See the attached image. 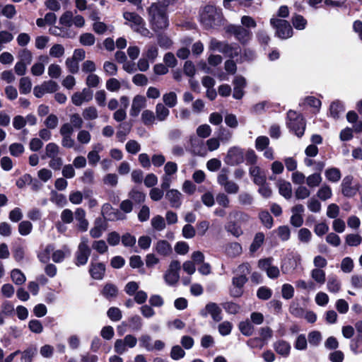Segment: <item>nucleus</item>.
Instances as JSON below:
<instances>
[{
	"label": "nucleus",
	"instance_id": "nucleus-1",
	"mask_svg": "<svg viewBox=\"0 0 362 362\" xmlns=\"http://www.w3.org/2000/svg\"><path fill=\"white\" fill-rule=\"evenodd\" d=\"M148 12L151 27L153 31L158 32L168 27L167 6L159 3H153L148 8Z\"/></svg>",
	"mask_w": 362,
	"mask_h": 362
},
{
	"label": "nucleus",
	"instance_id": "nucleus-2",
	"mask_svg": "<svg viewBox=\"0 0 362 362\" xmlns=\"http://www.w3.org/2000/svg\"><path fill=\"white\" fill-rule=\"evenodd\" d=\"M222 9L207 4L200 11V22L206 29L214 28L223 24Z\"/></svg>",
	"mask_w": 362,
	"mask_h": 362
},
{
	"label": "nucleus",
	"instance_id": "nucleus-3",
	"mask_svg": "<svg viewBox=\"0 0 362 362\" xmlns=\"http://www.w3.org/2000/svg\"><path fill=\"white\" fill-rule=\"evenodd\" d=\"M286 126L291 132L298 138H301L305 133L306 121L301 113L290 110L287 112Z\"/></svg>",
	"mask_w": 362,
	"mask_h": 362
},
{
	"label": "nucleus",
	"instance_id": "nucleus-4",
	"mask_svg": "<svg viewBox=\"0 0 362 362\" xmlns=\"http://www.w3.org/2000/svg\"><path fill=\"white\" fill-rule=\"evenodd\" d=\"M271 25L276 29V35L281 39H287L292 37L293 30L286 20L271 18Z\"/></svg>",
	"mask_w": 362,
	"mask_h": 362
},
{
	"label": "nucleus",
	"instance_id": "nucleus-5",
	"mask_svg": "<svg viewBox=\"0 0 362 362\" xmlns=\"http://www.w3.org/2000/svg\"><path fill=\"white\" fill-rule=\"evenodd\" d=\"M226 32L233 35L243 45H247L252 37V33L242 25H230L227 27Z\"/></svg>",
	"mask_w": 362,
	"mask_h": 362
},
{
	"label": "nucleus",
	"instance_id": "nucleus-6",
	"mask_svg": "<svg viewBox=\"0 0 362 362\" xmlns=\"http://www.w3.org/2000/svg\"><path fill=\"white\" fill-rule=\"evenodd\" d=\"M244 161V151L238 146L230 147L224 158V162L228 165H237Z\"/></svg>",
	"mask_w": 362,
	"mask_h": 362
},
{
	"label": "nucleus",
	"instance_id": "nucleus-7",
	"mask_svg": "<svg viewBox=\"0 0 362 362\" xmlns=\"http://www.w3.org/2000/svg\"><path fill=\"white\" fill-rule=\"evenodd\" d=\"M216 47L219 49V51L223 53L226 56L230 59H233L238 57L241 53V48L238 44H228L222 43L220 42H216Z\"/></svg>",
	"mask_w": 362,
	"mask_h": 362
},
{
	"label": "nucleus",
	"instance_id": "nucleus-8",
	"mask_svg": "<svg viewBox=\"0 0 362 362\" xmlns=\"http://www.w3.org/2000/svg\"><path fill=\"white\" fill-rule=\"evenodd\" d=\"M354 177L352 175H346L344 177L341 184V193L346 197H353L359 190V186H352Z\"/></svg>",
	"mask_w": 362,
	"mask_h": 362
},
{
	"label": "nucleus",
	"instance_id": "nucleus-9",
	"mask_svg": "<svg viewBox=\"0 0 362 362\" xmlns=\"http://www.w3.org/2000/svg\"><path fill=\"white\" fill-rule=\"evenodd\" d=\"M106 272V266L103 262H90L88 272L92 279L101 280L104 278Z\"/></svg>",
	"mask_w": 362,
	"mask_h": 362
},
{
	"label": "nucleus",
	"instance_id": "nucleus-10",
	"mask_svg": "<svg viewBox=\"0 0 362 362\" xmlns=\"http://www.w3.org/2000/svg\"><path fill=\"white\" fill-rule=\"evenodd\" d=\"M221 313L222 310L220 307L213 302L207 303L205 306V310H202L201 311L202 316L206 317L209 314L215 322H220L222 320Z\"/></svg>",
	"mask_w": 362,
	"mask_h": 362
},
{
	"label": "nucleus",
	"instance_id": "nucleus-11",
	"mask_svg": "<svg viewBox=\"0 0 362 362\" xmlns=\"http://www.w3.org/2000/svg\"><path fill=\"white\" fill-rule=\"evenodd\" d=\"M91 253V249L83 247H78L75 253L74 263L77 267H81L86 264L88 258Z\"/></svg>",
	"mask_w": 362,
	"mask_h": 362
},
{
	"label": "nucleus",
	"instance_id": "nucleus-12",
	"mask_svg": "<svg viewBox=\"0 0 362 362\" xmlns=\"http://www.w3.org/2000/svg\"><path fill=\"white\" fill-rule=\"evenodd\" d=\"M146 103V98L141 95H136L132 102V107L130 110V115L132 117H137L141 112V110L144 107Z\"/></svg>",
	"mask_w": 362,
	"mask_h": 362
},
{
	"label": "nucleus",
	"instance_id": "nucleus-13",
	"mask_svg": "<svg viewBox=\"0 0 362 362\" xmlns=\"http://www.w3.org/2000/svg\"><path fill=\"white\" fill-rule=\"evenodd\" d=\"M273 346L274 349L278 354L284 357H287L289 356L291 351V345L288 341L283 339L279 340L274 344Z\"/></svg>",
	"mask_w": 362,
	"mask_h": 362
},
{
	"label": "nucleus",
	"instance_id": "nucleus-14",
	"mask_svg": "<svg viewBox=\"0 0 362 362\" xmlns=\"http://www.w3.org/2000/svg\"><path fill=\"white\" fill-rule=\"evenodd\" d=\"M166 199L170 202L172 207L179 208L181 206V193L177 189H169L165 194Z\"/></svg>",
	"mask_w": 362,
	"mask_h": 362
},
{
	"label": "nucleus",
	"instance_id": "nucleus-15",
	"mask_svg": "<svg viewBox=\"0 0 362 362\" xmlns=\"http://www.w3.org/2000/svg\"><path fill=\"white\" fill-rule=\"evenodd\" d=\"M155 250L160 255L166 257L172 253V247L167 240H160L157 242Z\"/></svg>",
	"mask_w": 362,
	"mask_h": 362
},
{
	"label": "nucleus",
	"instance_id": "nucleus-16",
	"mask_svg": "<svg viewBox=\"0 0 362 362\" xmlns=\"http://www.w3.org/2000/svg\"><path fill=\"white\" fill-rule=\"evenodd\" d=\"M225 229L228 233H231L236 238H238L243 234L240 224L234 220L228 221L225 225Z\"/></svg>",
	"mask_w": 362,
	"mask_h": 362
},
{
	"label": "nucleus",
	"instance_id": "nucleus-17",
	"mask_svg": "<svg viewBox=\"0 0 362 362\" xmlns=\"http://www.w3.org/2000/svg\"><path fill=\"white\" fill-rule=\"evenodd\" d=\"M101 294L107 300H111L112 298H115L118 295V288L117 287L112 284L107 283L104 285L103 290L101 291Z\"/></svg>",
	"mask_w": 362,
	"mask_h": 362
},
{
	"label": "nucleus",
	"instance_id": "nucleus-18",
	"mask_svg": "<svg viewBox=\"0 0 362 362\" xmlns=\"http://www.w3.org/2000/svg\"><path fill=\"white\" fill-rule=\"evenodd\" d=\"M321 105V100L314 96H307L304 98V102L300 103V106L306 105L313 107V112L315 114L320 112Z\"/></svg>",
	"mask_w": 362,
	"mask_h": 362
},
{
	"label": "nucleus",
	"instance_id": "nucleus-19",
	"mask_svg": "<svg viewBox=\"0 0 362 362\" xmlns=\"http://www.w3.org/2000/svg\"><path fill=\"white\" fill-rule=\"evenodd\" d=\"M344 111V105L339 100L333 101L329 106L330 116L335 119H339L340 112H343Z\"/></svg>",
	"mask_w": 362,
	"mask_h": 362
},
{
	"label": "nucleus",
	"instance_id": "nucleus-20",
	"mask_svg": "<svg viewBox=\"0 0 362 362\" xmlns=\"http://www.w3.org/2000/svg\"><path fill=\"white\" fill-rule=\"evenodd\" d=\"M86 92V88H84L82 93L76 92L74 93L71 97L72 103L76 106H80L83 101H89L90 100H91L93 95L92 92L87 91V93H88V98H86V96L83 95V94H85Z\"/></svg>",
	"mask_w": 362,
	"mask_h": 362
},
{
	"label": "nucleus",
	"instance_id": "nucleus-21",
	"mask_svg": "<svg viewBox=\"0 0 362 362\" xmlns=\"http://www.w3.org/2000/svg\"><path fill=\"white\" fill-rule=\"evenodd\" d=\"M132 124L130 122H123L119 124V129L117 132V137L120 142H123L126 139L127 135L130 132Z\"/></svg>",
	"mask_w": 362,
	"mask_h": 362
},
{
	"label": "nucleus",
	"instance_id": "nucleus-22",
	"mask_svg": "<svg viewBox=\"0 0 362 362\" xmlns=\"http://www.w3.org/2000/svg\"><path fill=\"white\" fill-rule=\"evenodd\" d=\"M293 27L297 30H303L307 25V20L302 16L295 13L291 18Z\"/></svg>",
	"mask_w": 362,
	"mask_h": 362
},
{
	"label": "nucleus",
	"instance_id": "nucleus-23",
	"mask_svg": "<svg viewBox=\"0 0 362 362\" xmlns=\"http://www.w3.org/2000/svg\"><path fill=\"white\" fill-rule=\"evenodd\" d=\"M326 178L332 182H338L341 177V171L337 168H330L325 171Z\"/></svg>",
	"mask_w": 362,
	"mask_h": 362
},
{
	"label": "nucleus",
	"instance_id": "nucleus-24",
	"mask_svg": "<svg viewBox=\"0 0 362 362\" xmlns=\"http://www.w3.org/2000/svg\"><path fill=\"white\" fill-rule=\"evenodd\" d=\"M264 240V234L262 232L256 233L252 244L250 246V251L251 252H256L263 244Z\"/></svg>",
	"mask_w": 362,
	"mask_h": 362
},
{
	"label": "nucleus",
	"instance_id": "nucleus-25",
	"mask_svg": "<svg viewBox=\"0 0 362 362\" xmlns=\"http://www.w3.org/2000/svg\"><path fill=\"white\" fill-rule=\"evenodd\" d=\"M239 329L243 335L250 337L254 332V326L249 320L243 321L239 324Z\"/></svg>",
	"mask_w": 362,
	"mask_h": 362
},
{
	"label": "nucleus",
	"instance_id": "nucleus-26",
	"mask_svg": "<svg viewBox=\"0 0 362 362\" xmlns=\"http://www.w3.org/2000/svg\"><path fill=\"white\" fill-rule=\"evenodd\" d=\"M11 278L16 285H22L25 281V276L18 269H14L11 272Z\"/></svg>",
	"mask_w": 362,
	"mask_h": 362
},
{
	"label": "nucleus",
	"instance_id": "nucleus-27",
	"mask_svg": "<svg viewBox=\"0 0 362 362\" xmlns=\"http://www.w3.org/2000/svg\"><path fill=\"white\" fill-rule=\"evenodd\" d=\"M37 354V348L30 346L25 349L22 353L21 361L22 362H32L33 356Z\"/></svg>",
	"mask_w": 362,
	"mask_h": 362
},
{
	"label": "nucleus",
	"instance_id": "nucleus-28",
	"mask_svg": "<svg viewBox=\"0 0 362 362\" xmlns=\"http://www.w3.org/2000/svg\"><path fill=\"white\" fill-rule=\"evenodd\" d=\"M259 218L262 223L267 228H271L273 226L274 219L267 211H262L259 214Z\"/></svg>",
	"mask_w": 362,
	"mask_h": 362
},
{
	"label": "nucleus",
	"instance_id": "nucleus-29",
	"mask_svg": "<svg viewBox=\"0 0 362 362\" xmlns=\"http://www.w3.org/2000/svg\"><path fill=\"white\" fill-rule=\"evenodd\" d=\"M157 42L161 48L169 49L173 45L171 39L163 33H158L156 35Z\"/></svg>",
	"mask_w": 362,
	"mask_h": 362
},
{
	"label": "nucleus",
	"instance_id": "nucleus-30",
	"mask_svg": "<svg viewBox=\"0 0 362 362\" xmlns=\"http://www.w3.org/2000/svg\"><path fill=\"white\" fill-rule=\"evenodd\" d=\"M123 17L126 21L132 22L136 25H140L143 22V18L135 12L125 11Z\"/></svg>",
	"mask_w": 362,
	"mask_h": 362
},
{
	"label": "nucleus",
	"instance_id": "nucleus-31",
	"mask_svg": "<svg viewBox=\"0 0 362 362\" xmlns=\"http://www.w3.org/2000/svg\"><path fill=\"white\" fill-rule=\"evenodd\" d=\"M32 83L28 77H22L19 82V91L21 94H28L30 92Z\"/></svg>",
	"mask_w": 362,
	"mask_h": 362
},
{
	"label": "nucleus",
	"instance_id": "nucleus-32",
	"mask_svg": "<svg viewBox=\"0 0 362 362\" xmlns=\"http://www.w3.org/2000/svg\"><path fill=\"white\" fill-rule=\"evenodd\" d=\"M156 112L157 119L159 121H163L169 115L170 111L162 103H158L156 106Z\"/></svg>",
	"mask_w": 362,
	"mask_h": 362
},
{
	"label": "nucleus",
	"instance_id": "nucleus-33",
	"mask_svg": "<svg viewBox=\"0 0 362 362\" xmlns=\"http://www.w3.org/2000/svg\"><path fill=\"white\" fill-rule=\"evenodd\" d=\"M163 100L165 105L169 107H173L177 105V98L175 92L165 93L163 96Z\"/></svg>",
	"mask_w": 362,
	"mask_h": 362
},
{
	"label": "nucleus",
	"instance_id": "nucleus-34",
	"mask_svg": "<svg viewBox=\"0 0 362 362\" xmlns=\"http://www.w3.org/2000/svg\"><path fill=\"white\" fill-rule=\"evenodd\" d=\"M164 279L168 284L170 286L175 285L179 281V272H173L168 269L164 275Z\"/></svg>",
	"mask_w": 362,
	"mask_h": 362
},
{
	"label": "nucleus",
	"instance_id": "nucleus-35",
	"mask_svg": "<svg viewBox=\"0 0 362 362\" xmlns=\"http://www.w3.org/2000/svg\"><path fill=\"white\" fill-rule=\"evenodd\" d=\"M230 217L233 218L234 221H237L238 223H246L250 219V216L241 211H235L230 214Z\"/></svg>",
	"mask_w": 362,
	"mask_h": 362
},
{
	"label": "nucleus",
	"instance_id": "nucleus-36",
	"mask_svg": "<svg viewBox=\"0 0 362 362\" xmlns=\"http://www.w3.org/2000/svg\"><path fill=\"white\" fill-rule=\"evenodd\" d=\"M73 23V13L71 11H65L59 18V24L70 28Z\"/></svg>",
	"mask_w": 362,
	"mask_h": 362
},
{
	"label": "nucleus",
	"instance_id": "nucleus-37",
	"mask_svg": "<svg viewBox=\"0 0 362 362\" xmlns=\"http://www.w3.org/2000/svg\"><path fill=\"white\" fill-rule=\"evenodd\" d=\"M279 194L286 199H290L292 194L291 185L288 182H284L279 185Z\"/></svg>",
	"mask_w": 362,
	"mask_h": 362
},
{
	"label": "nucleus",
	"instance_id": "nucleus-38",
	"mask_svg": "<svg viewBox=\"0 0 362 362\" xmlns=\"http://www.w3.org/2000/svg\"><path fill=\"white\" fill-rule=\"evenodd\" d=\"M129 326L133 331H139L142 327V320L139 315H135L129 318Z\"/></svg>",
	"mask_w": 362,
	"mask_h": 362
},
{
	"label": "nucleus",
	"instance_id": "nucleus-39",
	"mask_svg": "<svg viewBox=\"0 0 362 362\" xmlns=\"http://www.w3.org/2000/svg\"><path fill=\"white\" fill-rule=\"evenodd\" d=\"M276 231L282 241H287L291 237V230L288 226H280Z\"/></svg>",
	"mask_w": 362,
	"mask_h": 362
},
{
	"label": "nucleus",
	"instance_id": "nucleus-40",
	"mask_svg": "<svg viewBox=\"0 0 362 362\" xmlns=\"http://www.w3.org/2000/svg\"><path fill=\"white\" fill-rule=\"evenodd\" d=\"M221 305L226 313L232 315H236L240 309V306L238 303L232 301L223 303Z\"/></svg>",
	"mask_w": 362,
	"mask_h": 362
},
{
	"label": "nucleus",
	"instance_id": "nucleus-41",
	"mask_svg": "<svg viewBox=\"0 0 362 362\" xmlns=\"http://www.w3.org/2000/svg\"><path fill=\"white\" fill-rule=\"evenodd\" d=\"M139 346L142 348L146 349L148 351H153V346L151 344V337L148 334H142L139 337Z\"/></svg>",
	"mask_w": 362,
	"mask_h": 362
},
{
	"label": "nucleus",
	"instance_id": "nucleus-42",
	"mask_svg": "<svg viewBox=\"0 0 362 362\" xmlns=\"http://www.w3.org/2000/svg\"><path fill=\"white\" fill-rule=\"evenodd\" d=\"M229 255L233 257L238 256L242 252V246L237 242L230 243L226 248Z\"/></svg>",
	"mask_w": 362,
	"mask_h": 362
},
{
	"label": "nucleus",
	"instance_id": "nucleus-43",
	"mask_svg": "<svg viewBox=\"0 0 362 362\" xmlns=\"http://www.w3.org/2000/svg\"><path fill=\"white\" fill-rule=\"evenodd\" d=\"M107 317L113 322L121 320L122 315L121 310L117 307H111L107 312Z\"/></svg>",
	"mask_w": 362,
	"mask_h": 362
},
{
	"label": "nucleus",
	"instance_id": "nucleus-44",
	"mask_svg": "<svg viewBox=\"0 0 362 362\" xmlns=\"http://www.w3.org/2000/svg\"><path fill=\"white\" fill-rule=\"evenodd\" d=\"M151 225L154 229L160 231L165 228V223L163 217L160 215L154 216L151 220Z\"/></svg>",
	"mask_w": 362,
	"mask_h": 362
},
{
	"label": "nucleus",
	"instance_id": "nucleus-45",
	"mask_svg": "<svg viewBox=\"0 0 362 362\" xmlns=\"http://www.w3.org/2000/svg\"><path fill=\"white\" fill-rule=\"evenodd\" d=\"M79 41L84 46H91L95 43V38L92 33H86L81 35Z\"/></svg>",
	"mask_w": 362,
	"mask_h": 362
},
{
	"label": "nucleus",
	"instance_id": "nucleus-46",
	"mask_svg": "<svg viewBox=\"0 0 362 362\" xmlns=\"http://www.w3.org/2000/svg\"><path fill=\"white\" fill-rule=\"evenodd\" d=\"M327 286L328 291L332 293H338L341 288V284L336 277H329Z\"/></svg>",
	"mask_w": 362,
	"mask_h": 362
},
{
	"label": "nucleus",
	"instance_id": "nucleus-47",
	"mask_svg": "<svg viewBox=\"0 0 362 362\" xmlns=\"http://www.w3.org/2000/svg\"><path fill=\"white\" fill-rule=\"evenodd\" d=\"M269 144V139L267 136H259L255 140V147L258 151H264Z\"/></svg>",
	"mask_w": 362,
	"mask_h": 362
},
{
	"label": "nucleus",
	"instance_id": "nucleus-48",
	"mask_svg": "<svg viewBox=\"0 0 362 362\" xmlns=\"http://www.w3.org/2000/svg\"><path fill=\"white\" fill-rule=\"evenodd\" d=\"M33 229L32 223L28 221H21L18 225V232L21 235H28Z\"/></svg>",
	"mask_w": 362,
	"mask_h": 362
},
{
	"label": "nucleus",
	"instance_id": "nucleus-49",
	"mask_svg": "<svg viewBox=\"0 0 362 362\" xmlns=\"http://www.w3.org/2000/svg\"><path fill=\"white\" fill-rule=\"evenodd\" d=\"M272 291L267 286H261L257 291V296L259 299L267 300L272 297Z\"/></svg>",
	"mask_w": 362,
	"mask_h": 362
},
{
	"label": "nucleus",
	"instance_id": "nucleus-50",
	"mask_svg": "<svg viewBox=\"0 0 362 362\" xmlns=\"http://www.w3.org/2000/svg\"><path fill=\"white\" fill-rule=\"evenodd\" d=\"M312 278L319 284H324L325 282V272L320 269H314L311 272Z\"/></svg>",
	"mask_w": 362,
	"mask_h": 362
},
{
	"label": "nucleus",
	"instance_id": "nucleus-51",
	"mask_svg": "<svg viewBox=\"0 0 362 362\" xmlns=\"http://www.w3.org/2000/svg\"><path fill=\"white\" fill-rule=\"evenodd\" d=\"M141 120L146 126L151 125L155 120L154 113L149 110H144L141 115Z\"/></svg>",
	"mask_w": 362,
	"mask_h": 362
},
{
	"label": "nucleus",
	"instance_id": "nucleus-52",
	"mask_svg": "<svg viewBox=\"0 0 362 362\" xmlns=\"http://www.w3.org/2000/svg\"><path fill=\"white\" fill-rule=\"evenodd\" d=\"M129 196L137 204L144 202L146 199V194L144 192L134 189L129 192Z\"/></svg>",
	"mask_w": 362,
	"mask_h": 362
},
{
	"label": "nucleus",
	"instance_id": "nucleus-53",
	"mask_svg": "<svg viewBox=\"0 0 362 362\" xmlns=\"http://www.w3.org/2000/svg\"><path fill=\"white\" fill-rule=\"evenodd\" d=\"M346 243L349 246H358L362 241V238L358 234H349L345 238Z\"/></svg>",
	"mask_w": 362,
	"mask_h": 362
},
{
	"label": "nucleus",
	"instance_id": "nucleus-54",
	"mask_svg": "<svg viewBox=\"0 0 362 362\" xmlns=\"http://www.w3.org/2000/svg\"><path fill=\"white\" fill-rule=\"evenodd\" d=\"M332 189L328 185L322 186L317 192V197L322 201H325L332 197Z\"/></svg>",
	"mask_w": 362,
	"mask_h": 362
},
{
	"label": "nucleus",
	"instance_id": "nucleus-55",
	"mask_svg": "<svg viewBox=\"0 0 362 362\" xmlns=\"http://www.w3.org/2000/svg\"><path fill=\"white\" fill-rule=\"evenodd\" d=\"M24 146L20 143L11 144L9 146V151L11 156L18 157L24 152Z\"/></svg>",
	"mask_w": 362,
	"mask_h": 362
},
{
	"label": "nucleus",
	"instance_id": "nucleus-56",
	"mask_svg": "<svg viewBox=\"0 0 362 362\" xmlns=\"http://www.w3.org/2000/svg\"><path fill=\"white\" fill-rule=\"evenodd\" d=\"M306 181L309 187H314L320 184L322 177L320 173H313L307 177Z\"/></svg>",
	"mask_w": 362,
	"mask_h": 362
},
{
	"label": "nucleus",
	"instance_id": "nucleus-57",
	"mask_svg": "<svg viewBox=\"0 0 362 362\" xmlns=\"http://www.w3.org/2000/svg\"><path fill=\"white\" fill-rule=\"evenodd\" d=\"M247 281L248 278L245 275H238L233 277L232 286L244 289V286Z\"/></svg>",
	"mask_w": 362,
	"mask_h": 362
},
{
	"label": "nucleus",
	"instance_id": "nucleus-58",
	"mask_svg": "<svg viewBox=\"0 0 362 362\" xmlns=\"http://www.w3.org/2000/svg\"><path fill=\"white\" fill-rule=\"evenodd\" d=\"M185 355V351L179 345L173 346L170 351V357L173 360H180Z\"/></svg>",
	"mask_w": 362,
	"mask_h": 362
},
{
	"label": "nucleus",
	"instance_id": "nucleus-59",
	"mask_svg": "<svg viewBox=\"0 0 362 362\" xmlns=\"http://www.w3.org/2000/svg\"><path fill=\"white\" fill-rule=\"evenodd\" d=\"M183 71L186 76L191 78L194 77L196 74V69L194 63L190 60L186 61L184 64Z\"/></svg>",
	"mask_w": 362,
	"mask_h": 362
},
{
	"label": "nucleus",
	"instance_id": "nucleus-60",
	"mask_svg": "<svg viewBox=\"0 0 362 362\" xmlns=\"http://www.w3.org/2000/svg\"><path fill=\"white\" fill-rule=\"evenodd\" d=\"M282 297L286 300H289L293 297L294 288L289 284H284L281 289Z\"/></svg>",
	"mask_w": 362,
	"mask_h": 362
},
{
	"label": "nucleus",
	"instance_id": "nucleus-61",
	"mask_svg": "<svg viewBox=\"0 0 362 362\" xmlns=\"http://www.w3.org/2000/svg\"><path fill=\"white\" fill-rule=\"evenodd\" d=\"M28 328L35 334H40L43 331V326L38 320H31L28 323Z\"/></svg>",
	"mask_w": 362,
	"mask_h": 362
},
{
	"label": "nucleus",
	"instance_id": "nucleus-62",
	"mask_svg": "<svg viewBox=\"0 0 362 362\" xmlns=\"http://www.w3.org/2000/svg\"><path fill=\"white\" fill-rule=\"evenodd\" d=\"M32 182V176L28 173H25L17 180L16 185L19 189H22L25 186L26 184L30 185Z\"/></svg>",
	"mask_w": 362,
	"mask_h": 362
},
{
	"label": "nucleus",
	"instance_id": "nucleus-63",
	"mask_svg": "<svg viewBox=\"0 0 362 362\" xmlns=\"http://www.w3.org/2000/svg\"><path fill=\"white\" fill-rule=\"evenodd\" d=\"M308 343L305 336L304 334H300L297 337L295 343L294 347L297 350H305L307 349Z\"/></svg>",
	"mask_w": 362,
	"mask_h": 362
},
{
	"label": "nucleus",
	"instance_id": "nucleus-64",
	"mask_svg": "<svg viewBox=\"0 0 362 362\" xmlns=\"http://www.w3.org/2000/svg\"><path fill=\"white\" fill-rule=\"evenodd\" d=\"M141 149L139 144L135 140H129L126 144V150L132 154L137 153Z\"/></svg>",
	"mask_w": 362,
	"mask_h": 362
}]
</instances>
